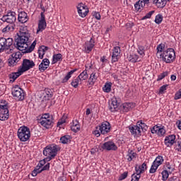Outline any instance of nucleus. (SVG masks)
<instances>
[{
    "label": "nucleus",
    "mask_w": 181,
    "mask_h": 181,
    "mask_svg": "<svg viewBox=\"0 0 181 181\" xmlns=\"http://www.w3.org/2000/svg\"><path fill=\"white\" fill-rule=\"evenodd\" d=\"M22 59V53L21 52H17L11 55L9 59H8V66L10 67H15L17 64L21 62Z\"/></svg>",
    "instance_id": "nucleus-6"
},
{
    "label": "nucleus",
    "mask_w": 181,
    "mask_h": 181,
    "mask_svg": "<svg viewBox=\"0 0 181 181\" xmlns=\"http://www.w3.org/2000/svg\"><path fill=\"white\" fill-rule=\"evenodd\" d=\"M0 21L6 22V23H9V25H15V22H16V13H15V11L8 12L0 18Z\"/></svg>",
    "instance_id": "nucleus-7"
},
{
    "label": "nucleus",
    "mask_w": 181,
    "mask_h": 181,
    "mask_svg": "<svg viewBox=\"0 0 181 181\" xmlns=\"http://www.w3.org/2000/svg\"><path fill=\"white\" fill-rule=\"evenodd\" d=\"M146 5L153 4L157 8H165L166 6V0H144Z\"/></svg>",
    "instance_id": "nucleus-14"
},
{
    "label": "nucleus",
    "mask_w": 181,
    "mask_h": 181,
    "mask_svg": "<svg viewBox=\"0 0 181 181\" xmlns=\"http://www.w3.org/2000/svg\"><path fill=\"white\" fill-rule=\"evenodd\" d=\"M128 60L132 63H136V62H141V59L139 58V56H138L136 54H130L128 57Z\"/></svg>",
    "instance_id": "nucleus-32"
},
{
    "label": "nucleus",
    "mask_w": 181,
    "mask_h": 181,
    "mask_svg": "<svg viewBox=\"0 0 181 181\" xmlns=\"http://www.w3.org/2000/svg\"><path fill=\"white\" fill-rule=\"evenodd\" d=\"M18 22H21V23H26L28 21H29V18L28 17V13L25 11H21L18 14Z\"/></svg>",
    "instance_id": "nucleus-25"
},
{
    "label": "nucleus",
    "mask_w": 181,
    "mask_h": 181,
    "mask_svg": "<svg viewBox=\"0 0 181 181\" xmlns=\"http://www.w3.org/2000/svg\"><path fill=\"white\" fill-rule=\"evenodd\" d=\"M71 129L74 132H78V131H80V125L71 126Z\"/></svg>",
    "instance_id": "nucleus-56"
},
{
    "label": "nucleus",
    "mask_w": 181,
    "mask_h": 181,
    "mask_svg": "<svg viewBox=\"0 0 181 181\" xmlns=\"http://www.w3.org/2000/svg\"><path fill=\"white\" fill-rule=\"evenodd\" d=\"M93 134H95V136H100L101 135V132L100 131V129H98V127H96V129L93 132Z\"/></svg>",
    "instance_id": "nucleus-60"
},
{
    "label": "nucleus",
    "mask_w": 181,
    "mask_h": 181,
    "mask_svg": "<svg viewBox=\"0 0 181 181\" xmlns=\"http://www.w3.org/2000/svg\"><path fill=\"white\" fill-rule=\"evenodd\" d=\"M102 148L105 151H117V149H118V147L113 141L105 142L103 144Z\"/></svg>",
    "instance_id": "nucleus-16"
},
{
    "label": "nucleus",
    "mask_w": 181,
    "mask_h": 181,
    "mask_svg": "<svg viewBox=\"0 0 181 181\" xmlns=\"http://www.w3.org/2000/svg\"><path fill=\"white\" fill-rule=\"evenodd\" d=\"M158 168H159V165L152 163V165L150 168L149 173H155L156 170H158Z\"/></svg>",
    "instance_id": "nucleus-47"
},
{
    "label": "nucleus",
    "mask_w": 181,
    "mask_h": 181,
    "mask_svg": "<svg viewBox=\"0 0 181 181\" xmlns=\"http://www.w3.org/2000/svg\"><path fill=\"white\" fill-rule=\"evenodd\" d=\"M118 107H119V103H118L117 98H113L111 103L109 104L110 111H111V112H115L119 110Z\"/></svg>",
    "instance_id": "nucleus-17"
},
{
    "label": "nucleus",
    "mask_w": 181,
    "mask_h": 181,
    "mask_svg": "<svg viewBox=\"0 0 181 181\" xmlns=\"http://www.w3.org/2000/svg\"><path fill=\"white\" fill-rule=\"evenodd\" d=\"M136 125L140 128L141 132H142V131L145 132V131L148 129V126H146V124L144 123L142 120L137 122Z\"/></svg>",
    "instance_id": "nucleus-35"
},
{
    "label": "nucleus",
    "mask_w": 181,
    "mask_h": 181,
    "mask_svg": "<svg viewBox=\"0 0 181 181\" xmlns=\"http://www.w3.org/2000/svg\"><path fill=\"white\" fill-rule=\"evenodd\" d=\"M16 25H8L4 28H3V33H7V32H13L15 30Z\"/></svg>",
    "instance_id": "nucleus-37"
},
{
    "label": "nucleus",
    "mask_w": 181,
    "mask_h": 181,
    "mask_svg": "<svg viewBox=\"0 0 181 181\" xmlns=\"http://www.w3.org/2000/svg\"><path fill=\"white\" fill-rule=\"evenodd\" d=\"M28 36L25 35H19L18 34L17 37H15V42L16 43V46H22L26 45V46H30L31 41L30 39H29Z\"/></svg>",
    "instance_id": "nucleus-8"
},
{
    "label": "nucleus",
    "mask_w": 181,
    "mask_h": 181,
    "mask_svg": "<svg viewBox=\"0 0 181 181\" xmlns=\"http://www.w3.org/2000/svg\"><path fill=\"white\" fill-rule=\"evenodd\" d=\"M78 13L81 18H86L88 15V8L87 6L84 5L83 3H80L76 6Z\"/></svg>",
    "instance_id": "nucleus-11"
},
{
    "label": "nucleus",
    "mask_w": 181,
    "mask_h": 181,
    "mask_svg": "<svg viewBox=\"0 0 181 181\" xmlns=\"http://www.w3.org/2000/svg\"><path fill=\"white\" fill-rule=\"evenodd\" d=\"M58 151L57 145L46 146L43 151V155L46 156L45 160L50 162L57 155Z\"/></svg>",
    "instance_id": "nucleus-2"
},
{
    "label": "nucleus",
    "mask_w": 181,
    "mask_h": 181,
    "mask_svg": "<svg viewBox=\"0 0 181 181\" xmlns=\"http://www.w3.org/2000/svg\"><path fill=\"white\" fill-rule=\"evenodd\" d=\"M62 54H57L53 56L52 64H56L57 62H62Z\"/></svg>",
    "instance_id": "nucleus-39"
},
{
    "label": "nucleus",
    "mask_w": 181,
    "mask_h": 181,
    "mask_svg": "<svg viewBox=\"0 0 181 181\" xmlns=\"http://www.w3.org/2000/svg\"><path fill=\"white\" fill-rule=\"evenodd\" d=\"M9 118L8 105H0V121H6Z\"/></svg>",
    "instance_id": "nucleus-10"
},
{
    "label": "nucleus",
    "mask_w": 181,
    "mask_h": 181,
    "mask_svg": "<svg viewBox=\"0 0 181 181\" xmlns=\"http://www.w3.org/2000/svg\"><path fill=\"white\" fill-rule=\"evenodd\" d=\"M154 13H155V11H151L148 12L147 14H146V16H144L142 18V21H145V19H151V17Z\"/></svg>",
    "instance_id": "nucleus-51"
},
{
    "label": "nucleus",
    "mask_w": 181,
    "mask_h": 181,
    "mask_svg": "<svg viewBox=\"0 0 181 181\" xmlns=\"http://www.w3.org/2000/svg\"><path fill=\"white\" fill-rule=\"evenodd\" d=\"M145 4H146V3L144 0H139L134 4L135 10L137 11V12H139V11H141V9L145 6Z\"/></svg>",
    "instance_id": "nucleus-30"
},
{
    "label": "nucleus",
    "mask_w": 181,
    "mask_h": 181,
    "mask_svg": "<svg viewBox=\"0 0 181 181\" xmlns=\"http://www.w3.org/2000/svg\"><path fill=\"white\" fill-rule=\"evenodd\" d=\"M81 50L84 52V53L88 54L91 50H93V46H82L81 47Z\"/></svg>",
    "instance_id": "nucleus-43"
},
{
    "label": "nucleus",
    "mask_w": 181,
    "mask_h": 181,
    "mask_svg": "<svg viewBox=\"0 0 181 181\" xmlns=\"http://www.w3.org/2000/svg\"><path fill=\"white\" fill-rule=\"evenodd\" d=\"M16 48L18 50L22 52V53H32L35 50V46L25 47V46H17Z\"/></svg>",
    "instance_id": "nucleus-22"
},
{
    "label": "nucleus",
    "mask_w": 181,
    "mask_h": 181,
    "mask_svg": "<svg viewBox=\"0 0 181 181\" xmlns=\"http://www.w3.org/2000/svg\"><path fill=\"white\" fill-rule=\"evenodd\" d=\"M12 95L17 101H23L25 100V93L19 86L16 85L12 88Z\"/></svg>",
    "instance_id": "nucleus-5"
},
{
    "label": "nucleus",
    "mask_w": 181,
    "mask_h": 181,
    "mask_svg": "<svg viewBox=\"0 0 181 181\" xmlns=\"http://www.w3.org/2000/svg\"><path fill=\"white\" fill-rule=\"evenodd\" d=\"M162 180L165 181L168 180V177H169V172L167 170H165L162 172Z\"/></svg>",
    "instance_id": "nucleus-45"
},
{
    "label": "nucleus",
    "mask_w": 181,
    "mask_h": 181,
    "mask_svg": "<svg viewBox=\"0 0 181 181\" xmlns=\"http://www.w3.org/2000/svg\"><path fill=\"white\" fill-rule=\"evenodd\" d=\"M181 98V90L180 89L179 91L176 92L174 100H180Z\"/></svg>",
    "instance_id": "nucleus-58"
},
{
    "label": "nucleus",
    "mask_w": 181,
    "mask_h": 181,
    "mask_svg": "<svg viewBox=\"0 0 181 181\" xmlns=\"http://www.w3.org/2000/svg\"><path fill=\"white\" fill-rule=\"evenodd\" d=\"M141 179V175L139 174L134 173L132 175V180L131 181H139Z\"/></svg>",
    "instance_id": "nucleus-50"
},
{
    "label": "nucleus",
    "mask_w": 181,
    "mask_h": 181,
    "mask_svg": "<svg viewBox=\"0 0 181 181\" xmlns=\"http://www.w3.org/2000/svg\"><path fill=\"white\" fill-rule=\"evenodd\" d=\"M22 74H23V72L21 71L20 70V69L18 68L17 72H13L9 74L10 82L13 83L15 81V80H16V78H18V77H20V76H22Z\"/></svg>",
    "instance_id": "nucleus-26"
},
{
    "label": "nucleus",
    "mask_w": 181,
    "mask_h": 181,
    "mask_svg": "<svg viewBox=\"0 0 181 181\" xmlns=\"http://www.w3.org/2000/svg\"><path fill=\"white\" fill-rule=\"evenodd\" d=\"M50 169V163H47L41 170V172H43V170H49Z\"/></svg>",
    "instance_id": "nucleus-61"
},
{
    "label": "nucleus",
    "mask_w": 181,
    "mask_h": 181,
    "mask_svg": "<svg viewBox=\"0 0 181 181\" xmlns=\"http://www.w3.org/2000/svg\"><path fill=\"white\" fill-rule=\"evenodd\" d=\"M47 26V23H46V18L45 16V13L43 12L41 13V18L38 22V28L37 30V33L39 32H43L46 27Z\"/></svg>",
    "instance_id": "nucleus-13"
},
{
    "label": "nucleus",
    "mask_w": 181,
    "mask_h": 181,
    "mask_svg": "<svg viewBox=\"0 0 181 181\" xmlns=\"http://www.w3.org/2000/svg\"><path fill=\"white\" fill-rule=\"evenodd\" d=\"M148 169V166L146 165V163H143L141 165L136 164L135 165V172L136 175H142V173H145V170Z\"/></svg>",
    "instance_id": "nucleus-21"
},
{
    "label": "nucleus",
    "mask_w": 181,
    "mask_h": 181,
    "mask_svg": "<svg viewBox=\"0 0 181 181\" xmlns=\"http://www.w3.org/2000/svg\"><path fill=\"white\" fill-rule=\"evenodd\" d=\"M165 169H167L166 170H168L169 173H172L175 168L170 165V163H166Z\"/></svg>",
    "instance_id": "nucleus-53"
},
{
    "label": "nucleus",
    "mask_w": 181,
    "mask_h": 181,
    "mask_svg": "<svg viewBox=\"0 0 181 181\" xmlns=\"http://www.w3.org/2000/svg\"><path fill=\"white\" fill-rule=\"evenodd\" d=\"M77 78L80 80V81H83V80H87V78H88V74H87V70L82 71Z\"/></svg>",
    "instance_id": "nucleus-36"
},
{
    "label": "nucleus",
    "mask_w": 181,
    "mask_h": 181,
    "mask_svg": "<svg viewBox=\"0 0 181 181\" xmlns=\"http://www.w3.org/2000/svg\"><path fill=\"white\" fill-rule=\"evenodd\" d=\"M49 66H50V61L49 59L45 58L39 65L38 69L41 73H43V71L49 68Z\"/></svg>",
    "instance_id": "nucleus-19"
},
{
    "label": "nucleus",
    "mask_w": 181,
    "mask_h": 181,
    "mask_svg": "<svg viewBox=\"0 0 181 181\" xmlns=\"http://www.w3.org/2000/svg\"><path fill=\"white\" fill-rule=\"evenodd\" d=\"M18 35L30 37V34L29 33V30H28V27L27 26L22 27L20 29V34Z\"/></svg>",
    "instance_id": "nucleus-34"
},
{
    "label": "nucleus",
    "mask_w": 181,
    "mask_h": 181,
    "mask_svg": "<svg viewBox=\"0 0 181 181\" xmlns=\"http://www.w3.org/2000/svg\"><path fill=\"white\" fill-rule=\"evenodd\" d=\"M92 15L93 16H94V18H95V19H97V21H100V19H101V15L99 12L93 11L92 13Z\"/></svg>",
    "instance_id": "nucleus-55"
},
{
    "label": "nucleus",
    "mask_w": 181,
    "mask_h": 181,
    "mask_svg": "<svg viewBox=\"0 0 181 181\" xmlns=\"http://www.w3.org/2000/svg\"><path fill=\"white\" fill-rule=\"evenodd\" d=\"M177 180V177L174 176V177H170V178L168 179V181H175V180Z\"/></svg>",
    "instance_id": "nucleus-63"
},
{
    "label": "nucleus",
    "mask_w": 181,
    "mask_h": 181,
    "mask_svg": "<svg viewBox=\"0 0 181 181\" xmlns=\"http://www.w3.org/2000/svg\"><path fill=\"white\" fill-rule=\"evenodd\" d=\"M13 43V39L12 38H5L1 37L0 38V46H12Z\"/></svg>",
    "instance_id": "nucleus-24"
},
{
    "label": "nucleus",
    "mask_w": 181,
    "mask_h": 181,
    "mask_svg": "<svg viewBox=\"0 0 181 181\" xmlns=\"http://www.w3.org/2000/svg\"><path fill=\"white\" fill-rule=\"evenodd\" d=\"M47 50H49V47L47 46H40L38 48V57L39 59H43V57H45V54H46V52H47Z\"/></svg>",
    "instance_id": "nucleus-27"
},
{
    "label": "nucleus",
    "mask_w": 181,
    "mask_h": 181,
    "mask_svg": "<svg viewBox=\"0 0 181 181\" xmlns=\"http://www.w3.org/2000/svg\"><path fill=\"white\" fill-rule=\"evenodd\" d=\"M168 89V85H163L160 87L159 94H165V91Z\"/></svg>",
    "instance_id": "nucleus-54"
},
{
    "label": "nucleus",
    "mask_w": 181,
    "mask_h": 181,
    "mask_svg": "<svg viewBox=\"0 0 181 181\" xmlns=\"http://www.w3.org/2000/svg\"><path fill=\"white\" fill-rule=\"evenodd\" d=\"M35 66V62L33 60L24 59L21 66L18 69L21 72L25 73V71L30 70V69H33Z\"/></svg>",
    "instance_id": "nucleus-9"
},
{
    "label": "nucleus",
    "mask_w": 181,
    "mask_h": 181,
    "mask_svg": "<svg viewBox=\"0 0 181 181\" xmlns=\"http://www.w3.org/2000/svg\"><path fill=\"white\" fill-rule=\"evenodd\" d=\"M136 158V153L134 152V151L129 149L127 155V159L129 162H132V159Z\"/></svg>",
    "instance_id": "nucleus-31"
},
{
    "label": "nucleus",
    "mask_w": 181,
    "mask_h": 181,
    "mask_svg": "<svg viewBox=\"0 0 181 181\" xmlns=\"http://www.w3.org/2000/svg\"><path fill=\"white\" fill-rule=\"evenodd\" d=\"M45 98H47V100H50V98H52V97H53V92L52 91L51 89L45 88Z\"/></svg>",
    "instance_id": "nucleus-42"
},
{
    "label": "nucleus",
    "mask_w": 181,
    "mask_h": 181,
    "mask_svg": "<svg viewBox=\"0 0 181 181\" xmlns=\"http://www.w3.org/2000/svg\"><path fill=\"white\" fill-rule=\"evenodd\" d=\"M121 53V48L119 46H116L113 49V53L112 56V62L115 63L119 59V54Z\"/></svg>",
    "instance_id": "nucleus-20"
},
{
    "label": "nucleus",
    "mask_w": 181,
    "mask_h": 181,
    "mask_svg": "<svg viewBox=\"0 0 181 181\" xmlns=\"http://www.w3.org/2000/svg\"><path fill=\"white\" fill-rule=\"evenodd\" d=\"M177 125L178 129H180V131H181V120H178L177 122Z\"/></svg>",
    "instance_id": "nucleus-64"
},
{
    "label": "nucleus",
    "mask_w": 181,
    "mask_h": 181,
    "mask_svg": "<svg viewBox=\"0 0 181 181\" xmlns=\"http://www.w3.org/2000/svg\"><path fill=\"white\" fill-rule=\"evenodd\" d=\"M17 135L21 142H26L30 139V129L26 126H22L18 129Z\"/></svg>",
    "instance_id": "nucleus-3"
},
{
    "label": "nucleus",
    "mask_w": 181,
    "mask_h": 181,
    "mask_svg": "<svg viewBox=\"0 0 181 181\" xmlns=\"http://www.w3.org/2000/svg\"><path fill=\"white\" fill-rule=\"evenodd\" d=\"M137 52L140 56H145V47L144 46H139L137 48Z\"/></svg>",
    "instance_id": "nucleus-46"
},
{
    "label": "nucleus",
    "mask_w": 181,
    "mask_h": 181,
    "mask_svg": "<svg viewBox=\"0 0 181 181\" xmlns=\"http://www.w3.org/2000/svg\"><path fill=\"white\" fill-rule=\"evenodd\" d=\"M156 50L157 53L163 52L160 54V56L163 62H165V63H172L175 60V57H176L175 49L173 48H168L166 49L165 46H157Z\"/></svg>",
    "instance_id": "nucleus-1"
},
{
    "label": "nucleus",
    "mask_w": 181,
    "mask_h": 181,
    "mask_svg": "<svg viewBox=\"0 0 181 181\" xmlns=\"http://www.w3.org/2000/svg\"><path fill=\"white\" fill-rule=\"evenodd\" d=\"M135 107V103H124L122 105L123 111L124 112H128V111H131Z\"/></svg>",
    "instance_id": "nucleus-28"
},
{
    "label": "nucleus",
    "mask_w": 181,
    "mask_h": 181,
    "mask_svg": "<svg viewBox=\"0 0 181 181\" xmlns=\"http://www.w3.org/2000/svg\"><path fill=\"white\" fill-rule=\"evenodd\" d=\"M79 81H80V79H78V78H76V79L73 80L71 83L72 87H74V88H77V87H78Z\"/></svg>",
    "instance_id": "nucleus-52"
},
{
    "label": "nucleus",
    "mask_w": 181,
    "mask_h": 181,
    "mask_svg": "<svg viewBox=\"0 0 181 181\" xmlns=\"http://www.w3.org/2000/svg\"><path fill=\"white\" fill-rule=\"evenodd\" d=\"M129 129L132 135H134V136H141V135H142L141 127H139L137 124L134 126H129Z\"/></svg>",
    "instance_id": "nucleus-18"
},
{
    "label": "nucleus",
    "mask_w": 181,
    "mask_h": 181,
    "mask_svg": "<svg viewBox=\"0 0 181 181\" xmlns=\"http://www.w3.org/2000/svg\"><path fill=\"white\" fill-rule=\"evenodd\" d=\"M162 21H163V16L162 14H158L155 18L156 23H157V25H160V23H162Z\"/></svg>",
    "instance_id": "nucleus-44"
},
{
    "label": "nucleus",
    "mask_w": 181,
    "mask_h": 181,
    "mask_svg": "<svg viewBox=\"0 0 181 181\" xmlns=\"http://www.w3.org/2000/svg\"><path fill=\"white\" fill-rule=\"evenodd\" d=\"M75 71H77V69H73V70L70 71L66 75V76L63 78L62 83H67V81H69V80H70V78L71 77V74H73L74 73H75Z\"/></svg>",
    "instance_id": "nucleus-38"
},
{
    "label": "nucleus",
    "mask_w": 181,
    "mask_h": 181,
    "mask_svg": "<svg viewBox=\"0 0 181 181\" xmlns=\"http://www.w3.org/2000/svg\"><path fill=\"white\" fill-rule=\"evenodd\" d=\"M95 41L94 40V39L90 38V41H89V44L88 46H95Z\"/></svg>",
    "instance_id": "nucleus-62"
},
{
    "label": "nucleus",
    "mask_w": 181,
    "mask_h": 181,
    "mask_svg": "<svg viewBox=\"0 0 181 181\" xmlns=\"http://www.w3.org/2000/svg\"><path fill=\"white\" fill-rule=\"evenodd\" d=\"M128 177V172L123 173L120 177H119V180H124V179H127Z\"/></svg>",
    "instance_id": "nucleus-57"
},
{
    "label": "nucleus",
    "mask_w": 181,
    "mask_h": 181,
    "mask_svg": "<svg viewBox=\"0 0 181 181\" xmlns=\"http://www.w3.org/2000/svg\"><path fill=\"white\" fill-rule=\"evenodd\" d=\"M5 51L6 53H8L11 54V53H13V49L12 48H11V47L9 46H0V53ZM1 62H2V60L0 59V63Z\"/></svg>",
    "instance_id": "nucleus-33"
},
{
    "label": "nucleus",
    "mask_w": 181,
    "mask_h": 181,
    "mask_svg": "<svg viewBox=\"0 0 181 181\" xmlns=\"http://www.w3.org/2000/svg\"><path fill=\"white\" fill-rule=\"evenodd\" d=\"M97 78H98L97 74L92 73L88 80V83L89 86H94L95 81H97Z\"/></svg>",
    "instance_id": "nucleus-29"
},
{
    "label": "nucleus",
    "mask_w": 181,
    "mask_h": 181,
    "mask_svg": "<svg viewBox=\"0 0 181 181\" xmlns=\"http://www.w3.org/2000/svg\"><path fill=\"white\" fill-rule=\"evenodd\" d=\"M98 129L102 135H105L111 131V124L108 122H104L98 126Z\"/></svg>",
    "instance_id": "nucleus-12"
},
{
    "label": "nucleus",
    "mask_w": 181,
    "mask_h": 181,
    "mask_svg": "<svg viewBox=\"0 0 181 181\" xmlns=\"http://www.w3.org/2000/svg\"><path fill=\"white\" fill-rule=\"evenodd\" d=\"M71 137L69 135H65L60 138L62 144H69L71 140Z\"/></svg>",
    "instance_id": "nucleus-41"
},
{
    "label": "nucleus",
    "mask_w": 181,
    "mask_h": 181,
    "mask_svg": "<svg viewBox=\"0 0 181 181\" xmlns=\"http://www.w3.org/2000/svg\"><path fill=\"white\" fill-rule=\"evenodd\" d=\"M168 71L163 72L162 74L158 75L157 81H160V80H163V78H165L166 76H168Z\"/></svg>",
    "instance_id": "nucleus-48"
},
{
    "label": "nucleus",
    "mask_w": 181,
    "mask_h": 181,
    "mask_svg": "<svg viewBox=\"0 0 181 181\" xmlns=\"http://www.w3.org/2000/svg\"><path fill=\"white\" fill-rule=\"evenodd\" d=\"M153 163L157 165V166H160L163 163V157L162 156H158Z\"/></svg>",
    "instance_id": "nucleus-40"
},
{
    "label": "nucleus",
    "mask_w": 181,
    "mask_h": 181,
    "mask_svg": "<svg viewBox=\"0 0 181 181\" xmlns=\"http://www.w3.org/2000/svg\"><path fill=\"white\" fill-rule=\"evenodd\" d=\"M151 133L158 134L159 136H163V135H165V134L166 133V130L158 126H154L151 129Z\"/></svg>",
    "instance_id": "nucleus-23"
},
{
    "label": "nucleus",
    "mask_w": 181,
    "mask_h": 181,
    "mask_svg": "<svg viewBox=\"0 0 181 181\" xmlns=\"http://www.w3.org/2000/svg\"><path fill=\"white\" fill-rule=\"evenodd\" d=\"M175 143H176V135L171 134L165 136L164 140V144L165 146H167L168 148H170V146H173V145H174V144Z\"/></svg>",
    "instance_id": "nucleus-15"
},
{
    "label": "nucleus",
    "mask_w": 181,
    "mask_h": 181,
    "mask_svg": "<svg viewBox=\"0 0 181 181\" xmlns=\"http://www.w3.org/2000/svg\"><path fill=\"white\" fill-rule=\"evenodd\" d=\"M103 90L105 93H110L111 91V85L110 83H106L103 86Z\"/></svg>",
    "instance_id": "nucleus-49"
},
{
    "label": "nucleus",
    "mask_w": 181,
    "mask_h": 181,
    "mask_svg": "<svg viewBox=\"0 0 181 181\" xmlns=\"http://www.w3.org/2000/svg\"><path fill=\"white\" fill-rule=\"evenodd\" d=\"M41 173L42 170H39V168H35V170L32 173V176H37V174Z\"/></svg>",
    "instance_id": "nucleus-59"
},
{
    "label": "nucleus",
    "mask_w": 181,
    "mask_h": 181,
    "mask_svg": "<svg viewBox=\"0 0 181 181\" xmlns=\"http://www.w3.org/2000/svg\"><path fill=\"white\" fill-rule=\"evenodd\" d=\"M38 122L45 128H52L53 127V116L49 113H45L38 119Z\"/></svg>",
    "instance_id": "nucleus-4"
}]
</instances>
